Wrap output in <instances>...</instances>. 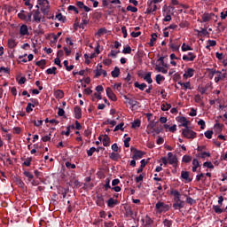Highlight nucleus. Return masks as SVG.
<instances>
[{"instance_id": "nucleus-1", "label": "nucleus", "mask_w": 227, "mask_h": 227, "mask_svg": "<svg viewBox=\"0 0 227 227\" xmlns=\"http://www.w3.org/2000/svg\"><path fill=\"white\" fill-rule=\"evenodd\" d=\"M182 136L184 137H186V139H194L196 138L197 134L195 131L191 129L189 126H187L183 129Z\"/></svg>"}, {"instance_id": "nucleus-2", "label": "nucleus", "mask_w": 227, "mask_h": 227, "mask_svg": "<svg viewBox=\"0 0 227 227\" xmlns=\"http://www.w3.org/2000/svg\"><path fill=\"white\" fill-rule=\"evenodd\" d=\"M153 12H157V5L152 0H148L147 8L145 13H146L147 15H150V13H153Z\"/></svg>"}, {"instance_id": "nucleus-3", "label": "nucleus", "mask_w": 227, "mask_h": 227, "mask_svg": "<svg viewBox=\"0 0 227 227\" xmlns=\"http://www.w3.org/2000/svg\"><path fill=\"white\" fill-rule=\"evenodd\" d=\"M130 151L133 153L132 159L138 160V159H143L145 152L137 150L136 147H131Z\"/></svg>"}, {"instance_id": "nucleus-4", "label": "nucleus", "mask_w": 227, "mask_h": 227, "mask_svg": "<svg viewBox=\"0 0 227 227\" xmlns=\"http://www.w3.org/2000/svg\"><path fill=\"white\" fill-rule=\"evenodd\" d=\"M155 208L158 210L159 214H162V212H168V210H169V206L164 202H157Z\"/></svg>"}, {"instance_id": "nucleus-5", "label": "nucleus", "mask_w": 227, "mask_h": 227, "mask_svg": "<svg viewBox=\"0 0 227 227\" xmlns=\"http://www.w3.org/2000/svg\"><path fill=\"white\" fill-rule=\"evenodd\" d=\"M168 164H170L171 166H174V168H176V164H178V158L173 155V153H168Z\"/></svg>"}, {"instance_id": "nucleus-6", "label": "nucleus", "mask_w": 227, "mask_h": 227, "mask_svg": "<svg viewBox=\"0 0 227 227\" xmlns=\"http://www.w3.org/2000/svg\"><path fill=\"white\" fill-rule=\"evenodd\" d=\"M171 196H174V203H180L181 201H184L181 200V194L180 192L177 190H172L170 192Z\"/></svg>"}, {"instance_id": "nucleus-7", "label": "nucleus", "mask_w": 227, "mask_h": 227, "mask_svg": "<svg viewBox=\"0 0 227 227\" xmlns=\"http://www.w3.org/2000/svg\"><path fill=\"white\" fill-rule=\"evenodd\" d=\"M106 91V96L108 97V98H110V100H112L113 102H116V100H118V98H116V94L113 92V90L110 87H107Z\"/></svg>"}, {"instance_id": "nucleus-8", "label": "nucleus", "mask_w": 227, "mask_h": 227, "mask_svg": "<svg viewBox=\"0 0 227 227\" xmlns=\"http://www.w3.org/2000/svg\"><path fill=\"white\" fill-rule=\"evenodd\" d=\"M212 17H215V14L214 13H208V12H205L202 16H201V20L200 22H210Z\"/></svg>"}, {"instance_id": "nucleus-9", "label": "nucleus", "mask_w": 227, "mask_h": 227, "mask_svg": "<svg viewBox=\"0 0 227 227\" xmlns=\"http://www.w3.org/2000/svg\"><path fill=\"white\" fill-rule=\"evenodd\" d=\"M74 118L76 120H81V118H82V111L81 110L79 106H74Z\"/></svg>"}, {"instance_id": "nucleus-10", "label": "nucleus", "mask_w": 227, "mask_h": 227, "mask_svg": "<svg viewBox=\"0 0 227 227\" xmlns=\"http://www.w3.org/2000/svg\"><path fill=\"white\" fill-rule=\"evenodd\" d=\"M20 35H21V36L29 35V29L27 28V25L20 26Z\"/></svg>"}, {"instance_id": "nucleus-11", "label": "nucleus", "mask_w": 227, "mask_h": 227, "mask_svg": "<svg viewBox=\"0 0 227 227\" xmlns=\"http://www.w3.org/2000/svg\"><path fill=\"white\" fill-rule=\"evenodd\" d=\"M196 59V55L193 52H188V55L183 56L184 61H193Z\"/></svg>"}, {"instance_id": "nucleus-12", "label": "nucleus", "mask_w": 227, "mask_h": 227, "mask_svg": "<svg viewBox=\"0 0 227 227\" xmlns=\"http://www.w3.org/2000/svg\"><path fill=\"white\" fill-rule=\"evenodd\" d=\"M194 75V69L193 68H187V70L185 71V73L184 74L183 77L184 79H189V77H192Z\"/></svg>"}, {"instance_id": "nucleus-13", "label": "nucleus", "mask_w": 227, "mask_h": 227, "mask_svg": "<svg viewBox=\"0 0 227 227\" xmlns=\"http://www.w3.org/2000/svg\"><path fill=\"white\" fill-rule=\"evenodd\" d=\"M185 207V201H181V202H174L173 203V208L175 210H180V208H184Z\"/></svg>"}, {"instance_id": "nucleus-14", "label": "nucleus", "mask_w": 227, "mask_h": 227, "mask_svg": "<svg viewBox=\"0 0 227 227\" xmlns=\"http://www.w3.org/2000/svg\"><path fill=\"white\" fill-rule=\"evenodd\" d=\"M107 207H109V208H114L115 205H118V200H114L113 198H110L107 201Z\"/></svg>"}, {"instance_id": "nucleus-15", "label": "nucleus", "mask_w": 227, "mask_h": 227, "mask_svg": "<svg viewBox=\"0 0 227 227\" xmlns=\"http://www.w3.org/2000/svg\"><path fill=\"white\" fill-rule=\"evenodd\" d=\"M34 20L35 22H41L42 21V14H40V11L37 9L34 13Z\"/></svg>"}, {"instance_id": "nucleus-16", "label": "nucleus", "mask_w": 227, "mask_h": 227, "mask_svg": "<svg viewBox=\"0 0 227 227\" xmlns=\"http://www.w3.org/2000/svg\"><path fill=\"white\" fill-rule=\"evenodd\" d=\"M109 159H111V160L118 161L120 159H121V156H120V153H111L109 154Z\"/></svg>"}, {"instance_id": "nucleus-17", "label": "nucleus", "mask_w": 227, "mask_h": 227, "mask_svg": "<svg viewBox=\"0 0 227 227\" xmlns=\"http://www.w3.org/2000/svg\"><path fill=\"white\" fill-rule=\"evenodd\" d=\"M140 168L137 170V173H143V169L146 167V164H148V161L146 160H141L140 161Z\"/></svg>"}, {"instance_id": "nucleus-18", "label": "nucleus", "mask_w": 227, "mask_h": 227, "mask_svg": "<svg viewBox=\"0 0 227 227\" xmlns=\"http://www.w3.org/2000/svg\"><path fill=\"white\" fill-rule=\"evenodd\" d=\"M96 203H97L98 207H104V205H105L104 197L102 195H98Z\"/></svg>"}, {"instance_id": "nucleus-19", "label": "nucleus", "mask_w": 227, "mask_h": 227, "mask_svg": "<svg viewBox=\"0 0 227 227\" xmlns=\"http://www.w3.org/2000/svg\"><path fill=\"white\" fill-rule=\"evenodd\" d=\"M134 86L135 88H138L140 91H145V89L147 88L148 85H146V83H138V82H136Z\"/></svg>"}, {"instance_id": "nucleus-20", "label": "nucleus", "mask_w": 227, "mask_h": 227, "mask_svg": "<svg viewBox=\"0 0 227 227\" xmlns=\"http://www.w3.org/2000/svg\"><path fill=\"white\" fill-rule=\"evenodd\" d=\"M179 121H180V123H182V124L180 125V127H184V128L189 127V121H187V118H185V117H180V118H179Z\"/></svg>"}, {"instance_id": "nucleus-21", "label": "nucleus", "mask_w": 227, "mask_h": 227, "mask_svg": "<svg viewBox=\"0 0 227 227\" xmlns=\"http://www.w3.org/2000/svg\"><path fill=\"white\" fill-rule=\"evenodd\" d=\"M120 74H121V71H120V67H115L114 69L111 72V75L114 78L120 77Z\"/></svg>"}, {"instance_id": "nucleus-22", "label": "nucleus", "mask_w": 227, "mask_h": 227, "mask_svg": "<svg viewBox=\"0 0 227 227\" xmlns=\"http://www.w3.org/2000/svg\"><path fill=\"white\" fill-rule=\"evenodd\" d=\"M23 175L27 178V182H32L33 178H35V176L27 170H25Z\"/></svg>"}, {"instance_id": "nucleus-23", "label": "nucleus", "mask_w": 227, "mask_h": 227, "mask_svg": "<svg viewBox=\"0 0 227 227\" xmlns=\"http://www.w3.org/2000/svg\"><path fill=\"white\" fill-rule=\"evenodd\" d=\"M192 166V172L196 173V171H198V168H200V161L198 160V159H193Z\"/></svg>"}, {"instance_id": "nucleus-24", "label": "nucleus", "mask_w": 227, "mask_h": 227, "mask_svg": "<svg viewBox=\"0 0 227 227\" xmlns=\"http://www.w3.org/2000/svg\"><path fill=\"white\" fill-rule=\"evenodd\" d=\"M111 145V138L107 135H104L103 146H109Z\"/></svg>"}, {"instance_id": "nucleus-25", "label": "nucleus", "mask_w": 227, "mask_h": 227, "mask_svg": "<svg viewBox=\"0 0 227 227\" xmlns=\"http://www.w3.org/2000/svg\"><path fill=\"white\" fill-rule=\"evenodd\" d=\"M36 67H41L42 70H45V65H47V61L45 59H41L35 62Z\"/></svg>"}, {"instance_id": "nucleus-26", "label": "nucleus", "mask_w": 227, "mask_h": 227, "mask_svg": "<svg viewBox=\"0 0 227 227\" xmlns=\"http://www.w3.org/2000/svg\"><path fill=\"white\" fill-rule=\"evenodd\" d=\"M144 81H146V82H148V84H152V82H153V80L152 79V72H148L144 76Z\"/></svg>"}, {"instance_id": "nucleus-27", "label": "nucleus", "mask_w": 227, "mask_h": 227, "mask_svg": "<svg viewBox=\"0 0 227 227\" xmlns=\"http://www.w3.org/2000/svg\"><path fill=\"white\" fill-rule=\"evenodd\" d=\"M152 38L150 40L149 45L150 47H153L155 45V42H157V34L153 33L151 35Z\"/></svg>"}, {"instance_id": "nucleus-28", "label": "nucleus", "mask_w": 227, "mask_h": 227, "mask_svg": "<svg viewBox=\"0 0 227 227\" xmlns=\"http://www.w3.org/2000/svg\"><path fill=\"white\" fill-rule=\"evenodd\" d=\"M64 67H66V70H67V72H72V70H74V65H68V60H64Z\"/></svg>"}, {"instance_id": "nucleus-29", "label": "nucleus", "mask_w": 227, "mask_h": 227, "mask_svg": "<svg viewBox=\"0 0 227 227\" xmlns=\"http://www.w3.org/2000/svg\"><path fill=\"white\" fill-rule=\"evenodd\" d=\"M141 127V120L137 119L131 123V128L132 129H137Z\"/></svg>"}, {"instance_id": "nucleus-30", "label": "nucleus", "mask_w": 227, "mask_h": 227, "mask_svg": "<svg viewBox=\"0 0 227 227\" xmlns=\"http://www.w3.org/2000/svg\"><path fill=\"white\" fill-rule=\"evenodd\" d=\"M56 70H58V68L56 67H52L51 68H48L46 70V74L48 75H56Z\"/></svg>"}, {"instance_id": "nucleus-31", "label": "nucleus", "mask_w": 227, "mask_h": 227, "mask_svg": "<svg viewBox=\"0 0 227 227\" xmlns=\"http://www.w3.org/2000/svg\"><path fill=\"white\" fill-rule=\"evenodd\" d=\"M8 47L9 49H15L17 47V42L13 39H9L8 40Z\"/></svg>"}, {"instance_id": "nucleus-32", "label": "nucleus", "mask_w": 227, "mask_h": 227, "mask_svg": "<svg viewBox=\"0 0 227 227\" xmlns=\"http://www.w3.org/2000/svg\"><path fill=\"white\" fill-rule=\"evenodd\" d=\"M181 178H183L184 180H189V182H192V179H189V172L187 171L181 172Z\"/></svg>"}, {"instance_id": "nucleus-33", "label": "nucleus", "mask_w": 227, "mask_h": 227, "mask_svg": "<svg viewBox=\"0 0 227 227\" xmlns=\"http://www.w3.org/2000/svg\"><path fill=\"white\" fill-rule=\"evenodd\" d=\"M106 33H107V29L102 27L98 30V32L95 34V35L100 37V36H102V35H106Z\"/></svg>"}, {"instance_id": "nucleus-34", "label": "nucleus", "mask_w": 227, "mask_h": 227, "mask_svg": "<svg viewBox=\"0 0 227 227\" xmlns=\"http://www.w3.org/2000/svg\"><path fill=\"white\" fill-rule=\"evenodd\" d=\"M56 98H63L65 97V93L61 90H58L55 92Z\"/></svg>"}, {"instance_id": "nucleus-35", "label": "nucleus", "mask_w": 227, "mask_h": 227, "mask_svg": "<svg viewBox=\"0 0 227 227\" xmlns=\"http://www.w3.org/2000/svg\"><path fill=\"white\" fill-rule=\"evenodd\" d=\"M123 125H125V123L121 122L119 125L115 126L114 132H118V130H121L123 132V130H125Z\"/></svg>"}, {"instance_id": "nucleus-36", "label": "nucleus", "mask_w": 227, "mask_h": 227, "mask_svg": "<svg viewBox=\"0 0 227 227\" xmlns=\"http://www.w3.org/2000/svg\"><path fill=\"white\" fill-rule=\"evenodd\" d=\"M213 210H215V214H223V212H224V210L223 208H221L220 206H213Z\"/></svg>"}, {"instance_id": "nucleus-37", "label": "nucleus", "mask_w": 227, "mask_h": 227, "mask_svg": "<svg viewBox=\"0 0 227 227\" xmlns=\"http://www.w3.org/2000/svg\"><path fill=\"white\" fill-rule=\"evenodd\" d=\"M223 127H224V124H221V123L215 124V129H216V132H218V133L223 132Z\"/></svg>"}, {"instance_id": "nucleus-38", "label": "nucleus", "mask_w": 227, "mask_h": 227, "mask_svg": "<svg viewBox=\"0 0 227 227\" xmlns=\"http://www.w3.org/2000/svg\"><path fill=\"white\" fill-rule=\"evenodd\" d=\"M183 52H187V51H192V48L189 44H185V43L182 45Z\"/></svg>"}, {"instance_id": "nucleus-39", "label": "nucleus", "mask_w": 227, "mask_h": 227, "mask_svg": "<svg viewBox=\"0 0 227 227\" xmlns=\"http://www.w3.org/2000/svg\"><path fill=\"white\" fill-rule=\"evenodd\" d=\"M161 111H169V109L171 108V104L168 103H165L161 105Z\"/></svg>"}, {"instance_id": "nucleus-40", "label": "nucleus", "mask_w": 227, "mask_h": 227, "mask_svg": "<svg viewBox=\"0 0 227 227\" xmlns=\"http://www.w3.org/2000/svg\"><path fill=\"white\" fill-rule=\"evenodd\" d=\"M163 225L166 227H171V226H173V221L168 220L167 218H165L163 220Z\"/></svg>"}, {"instance_id": "nucleus-41", "label": "nucleus", "mask_w": 227, "mask_h": 227, "mask_svg": "<svg viewBox=\"0 0 227 227\" xmlns=\"http://www.w3.org/2000/svg\"><path fill=\"white\" fill-rule=\"evenodd\" d=\"M205 137H207V139H212V136L214 135V131L212 130H207L204 133Z\"/></svg>"}, {"instance_id": "nucleus-42", "label": "nucleus", "mask_w": 227, "mask_h": 227, "mask_svg": "<svg viewBox=\"0 0 227 227\" xmlns=\"http://www.w3.org/2000/svg\"><path fill=\"white\" fill-rule=\"evenodd\" d=\"M170 49H172V51L174 52H176V51H180V45L175 44V43H170Z\"/></svg>"}, {"instance_id": "nucleus-43", "label": "nucleus", "mask_w": 227, "mask_h": 227, "mask_svg": "<svg viewBox=\"0 0 227 227\" xmlns=\"http://www.w3.org/2000/svg\"><path fill=\"white\" fill-rule=\"evenodd\" d=\"M67 10H68L69 12H74V13L79 14V10H78L77 7H75L74 5H69V6L67 7Z\"/></svg>"}, {"instance_id": "nucleus-44", "label": "nucleus", "mask_w": 227, "mask_h": 227, "mask_svg": "<svg viewBox=\"0 0 227 227\" xmlns=\"http://www.w3.org/2000/svg\"><path fill=\"white\" fill-rule=\"evenodd\" d=\"M155 70H157V72H161V74H168V69L162 67L156 66Z\"/></svg>"}, {"instance_id": "nucleus-45", "label": "nucleus", "mask_w": 227, "mask_h": 227, "mask_svg": "<svg viewBox=\"0 0 227 227\" xmlns=\"http://www.w3.org/2000/svg\"><path fill=\"white\" fill-rule=\"evenodd\" d=\"M204 168H207L208 169H214V165L211 161H206L203 163Z\"/></svg>"}, {"instance_id": "nucleus-46", "label": "nucleus", "mask_w": 227, "mask_h": 227, "mask_svg": "<svg viewBox=\"0 0 227 227\" xmlns=\"http://www.w3.org/2000/svg\"><path fill=\"white\" fill-rule=\"evenodd\" d=\"M31 162H33V158H27L24 162L23 166H27V168H29L31 166Z\"/></svg>"}, {"instance_id": "nucleus-47", "label": "nucleus", "mask_w": 227, "mask_h": 227, "mask_svg": "<svg viewBox=\"0 0 227 227\" xmlns=\"http://www.w3.org/2000/svg\"><path fill=\"white\" fill-rule=\"evenodd\" d=\"M33 107H35V105H33L31 103H27V106L26 107V113L33 112Z\"/></svg>"}, {"instance_id": "nucleus-48", "label": "nucleus", "mask_w": 227, "mask_h": 227, "mask_svg": "<svg viewBox=\"0 0 227 227\" xmlns=\"http://www.w3.org/2000/svg\"><path fill=\"white\" fill-rule=\"evenodd\" d=\"M191 160H192V157H191L190 155L183 156V162H185L187 164L191 162Z\"/></svg>"}, {"instance_id": "nucleus-49", "label": "nucleus", "mask_w": 227, "mask_h": 227, "mask_svg": "<svg viewBox=\"0 0 227 227\" xmlns=\"http://www.w3.org/2000/svg\"><path fill=\"white\" fill-rule=\"evenodd\" d=\"M127 11L128 12H132V13H137V7H134L132 5H128L127 6Z\"/></svg>"}, {"instance_id": "nucleus-50", "label": "nucleus", "mask_w": 227, "mask_h": 227, "mask_svg": "<svg viewBox=\"0 0 227 227\" xmlns=\"http://www.w3.org/2000/svg\"><path fill=\"white\" fill-rule=\"evenodd\" d=\"M56 19H58V20H59L60 22H65V20H67V18H65L64 15L61 13L57 14Z\"/></svg>"}, {"instance_id": "nucleus-51", "label": "nucleus", "mask_w": 227, "mask_h": 227, "mask_svg": "<svg viewBox=\"0 0 227 227\" xmlns=\"http://www.w3.org/2000/svg\"><path fill=\"white\" fill-rule=\"evenodd\" d=\"M95 152H97V148H95V147L90 148V150L87 151L88 157H91V155H93V153H95Z\"/></svg>"}, {"instance_id": "nucleus-52", "label": "nucleus", "mask_w": 227, "mask_h": 227, "mask_svg": "<svg viewBox=\"0 0 227 227\" xmlns=\"http://www.w3.org/2000/svg\"><path fill=\"white\" fill-rule=\"evenodd\" d=\"M110 184H111V180L109 178L106 179L105 191H107L108 189H112Z\"/></svg>"}, {"instance_id": "nucleus-53", "label": "nucleus", "mask_w": 227, "mask_h": 227, "mask_svg": "<svg viewBox=\"0 0 227 227\" xmlns=\"http://www.w3.org/2000/svg\"><path fill=\"white\" fill-rule=\"evenodd\" d=\"M128 104H129V106H131V107H136V106H137L138 102L132 98H129V101H128Z\"/></svg>"}, {"instance_id": "nucleus-54", "label": "nucleus", "mask_w": 227, "mask_h": 227, "mask_svg": "<svg viewBox=\"0 0 227 227\" xmlns=\"http://www.w3.org/2000/svg\"><path fill=\"white\" fill-rule=\"evenodd\" d=\"M132 52V48L130 46H128L122 50V54H130Z\"/></svg>"}, {"instance_id": "nucleus-55", "label": "nucleus", "mask_w": 227, "mask_h": 227, "mask_svg": "<svg viewBox=\"0 0 227 227\" xmlns=\"http://www.w3.org/2000/svg\"><path fill=\"white\" fill-rule=\"evenodd\" d=\"M18 17L21 20H27V16H26V14H24V11H21L20 12H19Z\"/></svg>"}, {"instance_id": "nucleus-56", "label": "nucleus", "mask_w": 227, "mask_h": 227, "mask_svg": "<svg viewBox=\"0 0 227 227\" xmlns=\"http://www.w3.org/2000/svg\"><path fill=\"white\" fill-rule=\"evenodd\" d=\"M164 76H162L161 74H157L156 75V82H157V84H160V82L161 81H164Z\"/></svg>"}, {"instance_id": "nucleus-57", "label": "nucleus", "mask_w": 227, "mask_h": 227, "mask_svg": "<svg viewBox=\"0 0 227 227\" xmlns=\"http://www.w3.org/2000/svg\"><path fill=\"white\" fill-rule=\"evenodd\" d=\"M186 203H188V205H194V203H196V200L191 197H187Z\"/></svg>"}, {"instance_id": "nucleus-58", "label": "nucleus", "mask_w": 227, "mask_h": 227, "mask_svg": "<svg viewBox=\"0 0 227 227\" xmlns=\"http://www.w3.org/2000/svg\"><path fill=\"white\" fill-rule=\"evenodd\" d=\"M66 168H67V169H75V164H72L71 162L67 161L66 162Z\"/></svg>"}, {"instance_id": "nucleus-59", "label": "nucleus", "mask_w": 227, "mask_h": 227, "mask_svg": "<svg viewBox=\"0 0 227 227\" xmlns=\"http://www.w3.org/2000/svg\"><path fill=\"white\" fill-rule=\"evenodd\" d=\"M199 34L203 35V36H207V35H208V31L207 30V28H200Z\"/></svg>"}, {"instance_id": "nucleus-60", "label": "nucleus", "mask_w": 227, "mask_h": 227, "mask_svg": "<svg viewBox=\"0 0 227 227\" xmlns=\"http://www.w3.org/2000/svg\"><path fill=\"white\" fill-rule=\"evenodd\" d=\"M4 72V74H10V68L8 67H0V74Z\"/></svg>"}, {"instance_id": "nucleus-61", "label": "nucleus", "mask_w": 227, "mask_h": 227, "mask_svg": "<svg viewBox=\"0 0 227 227\" xmlns=\"http://www.w3.org/2000/svg\"><path fill=\"white\" fill-rule=\"evenodd\" d=\"M59 36H61V32L57 33V35L53 34V43H56L58 42V38H59Z\"/></svg>"}, {"instance_id": "nucleus-62", "label": "nucleus", "mask_w": 227, "mask_h": 227, "mask_svg": "<svg viewBox=\"0 0 227 227\" xmlns=\"http://www.w3.org/2000/svg\"><path fill=\"white\" fill-rule=\"evenodd\" d=\"M194 100L197 104H200V102H201V100H203V98H201V96H200V94L195 95Z\"/></svg>"}, {"instance_id": "nucleus-63", "label": "nucleus", "mask_w": 227, "mask_h": 227, "mask_svg": "<svg viewBox=\"0 0 227 227\" xmlns=\"http://www.w3.org/2000/svg\"><path fill=\"white\" fill-rule=\"evenodd\" d=\"M198 125H200V129H201L202 130H204V129H205V127H206L205 121L200 120V121H198Z\"/></svg>"}, {"instance_id": "nucleus-64", "label": "nucleus", "mask_w": 227, "mask_h": 227, "mask_svg": "<svg viewBox=\"0 0 227 227\" xmlns=\"http://www.w3.org/2000/svg\"><path fill=\"white\" fill-rule=\"evenodd\" d=\"M42 141H43V143H47V141H51V133L47 136L43 137Z\"/></svg>"}]
</instances>
